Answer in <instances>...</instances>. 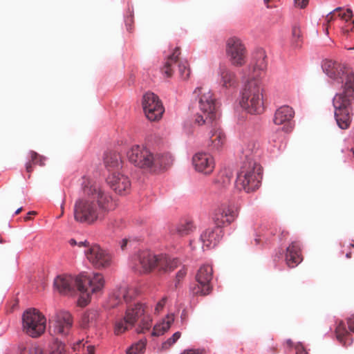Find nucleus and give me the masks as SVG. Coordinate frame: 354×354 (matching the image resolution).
<instances>
[{
    "mask_svg": "<svg viewBox=\"0 0 354 354\" xmlns=\"http://www.w3.org/2000/svg\"><path fill=\"white\" fill-rule=\"evenodd\" d=\"M342 83V89L334 96L333 104L338 127L346 129L351 122V105L354 102V71L348 69Z\"/></svg>",
    "mask_w": 354,
    "mask_h": 354,
    "instance_id": "20e7f679",
    "label": "nucleus"
},
{
    "mask_svg": "<svg viewBox=\"0 0 354 354\" xmlns=\"http://www.w3.org/2000/svg\"><path fill=\"white\" fill-rule=\"evenodd\" d=\"M236 214L234 207L227 204H223L215 209L212 214V221L215 227L221 229L231 224L236 218Z\"/></svg>",
    "mask_w": 354,
    "mask_h": 354,
    "instance_id": "dca6fc26",
    "label": "nucleus"
},
{
    "mask_svg": "<svg viewBox=\"0 0 354 354\" xmlns=\"http://www.w3.org/2000/svg\"><path fill=\"white\" fill-rule=\"evenodd\" d=\"M192 164L196 171L204 175H210L215 168L214 157L206 152L196 153L192 158Z\"/></svg>",
    "mask_w": 354,
    "mask_h": 354,
    "instance_id": "f3484780",
    "label": "nucleus"
},
{
    "mask_svg": "<svg viewBox=\"0 0 354 354\" xmlns=\"http://www.w3.org/2000/svg\"><path fill=\"white\" fill-rule=\"evenodd\" d=\"M35 214H36V212L34 211L29 212L28 213V215L26 217H24V220L26 221H29L30 219V215H35Z\"/></svg>",
    "mask_w": 354,
    "mask_h": 354,
    "instance_id": "6e6d98bb",
    "label": "nucleus"
},
{
    "mask_svg": "<svg viewBox=\"0 0 354 354\" xmlns=\"http://www.w3.org/2000/svg\"><path fill=\"white\" fill-rule=\"evenodd\" d=\"M105 283L101 273H93L91 276L80 274L78 276L60 275L54 281V286L62 295H73L77 291L80 294L78 305L86 306L91 301V295L102 292Z\"/></svg>",
    "mask_w": 354,
    "mask_h": 354,
    "instance_id": "f03ea898",
    "label": "nucleus"
},
{
    "mask_svg": "<svg viewBox=\"0 0 354 354\" xmlns=\"http://www.w3.org/2000/svg\"><path fill=\"white\" fill-rule=\"evenodd\" d=\"M303 260L299 241H292L286 249V261L289 268H295Z\"/></svg>",
    "mask_w": 354,
    "mask_h": 354,
    "instance_id": "5701e85b",
    "label": "nucleus"
},
{
    "mask_svg": "<svg viewBox=\"0 0 354 354\" xmlns=\"http://www.w3.org/2000/svg\"><path fill=\"white\" fill-rule=\"evenodd\" d=\"M348 49L349 50H353V49H354V46L353 48H349Z\"/></svg>",
    "mask_w": 354,
    "mask_h": 354,
    "instance_id": "69168bd1",
    "label": "nucleus"
},
{
    "mask_svg": "<svg viewBox=\"0 0 354 354\" xmlns=\"http://www.w3.org/2000/svg\"><path fill=\"white\" fill-rule=\"evenodd\" d=\"M167 298L166 297H165L160 301H158V303L157 304V305L155 308L156 313H159L163 309V308L167 302Z\"/></svg>",
    "mask_w": 354,
    "mask_h": 354,
    "instance_id": "c03bdc74",
    "label": "nucleus"
},
{
    "mask_svg": "<svg viewBox=\"0 0 354 354\" xmlns=\"http://www.w3.org/2000/svg\"><path fill=\"white\" fill-rule=\"evenodd\" d=\"M46 323L45 316L35 308L28 309L23 314V331L31 337L41 336L45 332Z\"/></svg>",
    "mask_w": 354,
    "mask_h": 354,
    "instance_id": "1a4fd4ad",
    "label": "nucleus"
},
{
    "mask_svg": "<svg viewBox=\"0 0 354 354\" xmlns=\"http://www.w3.org/2000/svg\"><path fill=\"white\" fill-rule=\"evenodd\" d=\"M29 154L32 164L38 165L41 167L45 165L46 158L44 156L38 154L37 152L34 151H30Z\"/></svg>",
    "mask_w": 354,
    "mask_h": 354,
    "instance_id": "a19ab883",
    "label": "nucleus"
},
{
    "mask_svg": "<svg viewBox=\"0 0 354 354\" xmlns=\"http://www.w3.org/2000/svg\"><path fill=\"white\" fill-rule=\"evenodd\" d=\"M288 234V232L285 230H282L281 232V239H285Z\"/></svg>",
    "mask_w": 354,
    "mask_h": 354,
    "instance_id": "4d7b16f0",
    "label": "nucleus"
},
{
    "mask_svg": "<svg viewBox=\"0 0 354 354\" xmlns=\"http://www.w3.org/2000/svg\"><path fill=\"white\" fill-rule=\"evenodd\" d=\"M194 94L198 96V106L200 112L195 118V122L199 125L207 124L212 128L211 130L210 141L212 149L218 150L225 142V136L218 127V104L212 92L207 88L198 87L195 89Z\"/></svg>",
    "mask_w": 354,
    "mask_h": 354,
    "instance_id": "7ed1b4c3",
    "label": "nucleus"
},
{
    "mask_svg": "<svg viewBox=\"0 0 354 354\" xmlns=\"http://www.w3.org/2000/svg\"><path fill=\"white\" fill-rule=\"evenodd\" d=\"M145 313V305L138 303L134 305L129 306L126 310L125 315L126 318L129 319L128 322L134 325L137 321L141 319L142 316L144 315Z\"/></svg>",
    "mask_w": 354,
    "mask_h": 354,
    "instance_id": "bb28decb",
    "label": "nucleus"
},
{
    "mask_svg": "<svg viewBox=\"0 0 354 354\" xmlns=\"http://www.w3.org/2000/svg\"><path fill=\"white\" fill-rule=\"evenodd\" d=\"M297 354H308L301 345H297L295 347Z\"/></svg>",
    "mask_w": 354,
    "mask_h": 354,
    "instance_id": "864d4df0",
    "label": "nucleus"
},
{
    "mask_svg": "<svg viewBox=\"0 0 354 354\" xmlns=\"http://www.w3.org/2000/svg\"><path fill=\"white\" fill-rule=\"evenodd\" d=\"M104 164L110 174L112 172H119L118 170L122 167L121 157L120 154L115 151L105 153Z\"/></svg>",
    "mask_w": 354,
    "mask_h": 354,
    "instance_id": "b1692460",
    "label": "nucleus"
},
{
    "mask_svg": "<svg viewBox=\"0 0 354 354\" xmlns=\"http://www.w3.org/2000/svg\"><path fill=\"white\" fill-rule=\"evenodd\" d=\"M352 11L350 9L344 10L342 8H337L333 11L330 12L326 16L327 23L335 20L336 18L339 17L341 19L348 21L352 18Z\"/></svg>",
    "mask_w": 354,
    "mask_h": 354,
    "instance_id": "c85d7f7f",
    "label": "nucleus"
},
{
    "mask_svg": "<svg viewBox=\"0 0 354 354\" xmlns=\"http://www.w3.org/2000/svg\"><path fill=\"white\" fill-rule=\"evenodd\" d=\"M195 227L190 221H183L180 222L176 227L171 230V234H177L179 236H184L189 234L194 231Z\"/></svg>",
    "mask_w": 354,
    "mask_h": 354,
    "instance_id": "c756f323",
    "label": "nucleus"
},
{
    "mask_svg": "<svg viewBox=\"0 0 354 354\" xmlns=\"http://www.w3.org/2000/svg\"><path fill=\"white\" fill-rule=\"evenodd\" d=\"M218 74L221 77L220 84L226 88L234 86L236 84V75L228 67L225 65L219 66Z\"/></svg>",
    "mask_w": 354,
    "mask_h": 354,
    "instance_id": "393cba45",
    "label": "nucleus"
},
{
    "mask_svg": "<svg viewBox=\"0 0 354 354\" xmlns=\"http://www.w3.org/2000/svg\"><path fill=\"white\" fill-rule=\"evenodd\" d=\"M140 321V325L139 326L140 329H138V333H144L145 330H147L150 328L151 326V319L149 316L144 314L143 316H142Z\"/></svg>",
    "mask_w": 354,
    "mask_h": 354,
    "instance_id": "ea45409f",
    "label": "nucleus"
},
{
    "mask_svg": "<svg viewBox=\"0 0 354 354\" xmlns=\"http://www.w3.org/2000/svg\"><path fill=\"white\" fill-rule=\"evenodd\" d=\"M86 259L97 269H104L112 263L111 254L97 244H93L84 252Z\"/></svg>",
    "mask_w": 354,
    "mask_h": 354,
    "instance_id": "2eb2a0df",
    "label": "nucleus"
},
{
    "mask_svg": "<svg viewBox=\"0 0 354 354\" xmlns=\"http://www.w3.org/2000/svg\"><path fill=\"white\" fill-rule=\"evenodd\" d=\"M82 180V190L86 197L76 201L74 218L80 223L93 224L102 221L113 207L112 197L92 179L84 177Z\"/></svg>",
    "mask_w": 354,
    "mask_h": 354,
    "instance_id": "f257e3e1",
    "label": "nucleus"
},
{
    "mask_svg": "<svg viewBox=\"0 0 354 354\" xmlns=\"http://www.w3.org/2000/svg\"><path fill=\"white\" fill-rule=\"evenodd\" d=\"M354 28V21H353V26L351 28V30H353V28Z\"/></svg>",
    "mask_w": 354,
    "mask_h": 354,
    "instance_id": "0e129e2a",
    "label": "nucleus"
},
{
    "mask_svg": "<svg viewBox=\"0 0 354 354\" xmlns=\"http://www.w3.org/2000/svg\"><path fill=\"white\" fill-rule=\"evenodd\" d=\"M187 274V269L185 268H181L176 274V281L177 282H180L182 279H183Z\"/></svg>",
    "mask_w": 354,
    "mask_h": 354,
    "instance_id": "a18cd8bd",
    "label": "nucleus"
},
{
    "mask_svg": "<svg viewBox=\"0 0 354 354\" xmlns=\"http://www.w3.org/2000/svg\"><path fill=\"white\" fill-rule=\"evenodd\" d=\"M111 188L119 194H127L131 189V182L127 176L120 172H112L106 178Z\"/></svg>",
    "mask_w": 354,
    "mask_h": 354,
    "instance_id": "a211bd4d",
    "label": "nucleus"
},
{
    "mask_svg": "<svg viewBox=\"0 0 354 354\" xmlns=\"http://www.w3.org/2000/svg\"><path fill=\"white\" fill-rule=\"evenodd\" d=\"M223 236V230L218 227H209L201 235V240L207 248L216 246Z\"/></svg>",
    "mask_w": 354,
    "mask_h": 354,
    "instance_id": "4be33fe9",
    "label": "nucleus"
},
{
    "mask_svg": "<svg viewBox=\"0 0 354 354\" xmlns=\"http://www.w3.org/2000/svg\"><path fill=\"white\" fill-rule=\"evenodd\" d=\"M146 341L141 339L127 350V354H140L145 348Z\"/></svg>",
    "mask_w": 354,
    "mask_h": 354,
    "instance_id": "e433bc0d",
    "label": "nucleus"
},
{
    "mask_svg": "<svg viewBox=\"0 0 354 354\" xmlns=\"http://www.w3.org/2000/svg\"><path fill=\"white\" fill-rule=\"evenodd\" d=\"M240 105L250 114L263 112V89L259 80H250L245 83L241 93Z\"/></svg>",
    "mask_w": 354,
    "mask_h": 354,
    "instance_id": "0eeeda50",
    "label": "nucleus"
},
{
    "mask_svg": "<svg viewBox=\"0 0 354 354\" xmlns=\"http://www.w3.org/2000/svg\"><path fill=\"white\" fill-rule=\"evenodd\" d=\"M279 0H263L265 5L268 8H274L277 6V3Z\"/></svg>",
    "mask_w": 354,
    "mask_h": 354,
    "instance_id": "de8ad7c7",
    "label": "nucleus"
},
{
    "mask_svg": "<svg viewBox=\"0 0 354 354\" xmlns=\"http://www.w3.org/2000/svg\"><path fill=\"white\" fill-rule=\"evenodd\" d=\"M308 3V0H295V4L300 8H305Z\"/></svg>",
    "mask_w": 354,
    "mask_h": 354,
    "instance_id": "09e8293b",
    "label": "nucleus"
},
{
    "mask_svg": "<svg viewBox=\"0 0 354 354\" xmlns=\"http://www.w3.org/2000/svg\"><path fill=\"white\" fill-rule=\"evenodd\" d=\"M129 160L135 166L153 171L170 166L173 158L169 153H152L144 146L134 145L127 152Z\"/></svg>",
    "mask_w": 354,
    "mask_h": 354,
    "instance_id": "39448f33",
    "label": "nucleus"
},
{
    "mask_svg": "<svg viewBox=\"0 0 354 354\" xmlns=\"http://www.w3.org/2000/svg\"><path fill=\"white\" fill-rule=\"evenodd\" d=\"M294 115L295 111L292 108L289 106H282L275 111L273 122L277 125L283 124V130L288 132L292 129L291 120Z\"/></svg>",
    "mask_w": 354,
    "mask_h": 354,
    "instance_id": "6ab92c4d",
    "label": "nucleus"
},
{
    "mask_svg": "<svg viewBox=\"0 0 354 354\" xmlns=\"http://www.w3.org/2000/svg\"><path fill=\"white\" fill-rule=\"evenodd\" d=\"M258 150L259 146L254 142H250L245 145L243 149V153L247 160L245 163H248V162H256L253 159L252 155L257 153Z\"/></svg>",
    "mask_w": 354,
    "mask_h": 354,
    "instance_id": "473e14b6",
    "label": "nucleus"
},
{
    "mask_svg": "<svg viewBox=\"0 0 354 354\" xmlns=\"http://www.w3.org/2000/svg\"><path fill=\"white\" fill-rule=\"evenodd\" d=\"M261 168L257 162L244 163L237 174L235 186L239 190L247 193L252 192L259 189L261 184Z\"/></svg>",
    "mask_w": 354,
    "mask_h": 354,
    "instance_id": "6e6552de",
    "label": "nucleus"
},
{
    "mask_svg": "<svg viewBox=\"0 0 354 354\" xmlns=\"http://www.w3.org/2000/svg\"><path fill=\"white\" fill-rule=\"evenodd\" d=\"M213 269L209 265H203L198 270L196 275L197 283L192 288L194 295L205 296L212 290V279Z\"/></svg>",
    "mask_w": 354,
    "mask_h": 354,
    "instance_id": "4468645a",
    "label": "nucleus"
},
{
    "mask_svg": "<svg viewBox=\"0 0 354 354\" xmlns=\"http://www.w3.org/2000/svg\"><path fill=\"white\" fill-rule=\"evenodd\" d=\"M266 58L267 56L263 50L260 49L255 52L251 64L252 78L250 80H258L257 78L261 77L266 70Z\"/></svg>",
    "mask_w": 354,
    "mask_h": 354,
    "instance_id": "412c9836",
    "label": "nucleus"
},
{
    "mask_svg": "<svg viewBox=\"0 0 354 354\" xmlns=\"http://www.w3.org/2000/svg\"><path fill=\"white\" fill-rule=\"evenodd\" d=\"M50 328L52 333L61 337L70 335L73 325V319L71 313L65 310L56 312L50 318Z\"/></svg>",
    "mask_w": 354,
    "mask_h": 354,
    "instance_id": "9b49d317",
    "label": "nucleus"
},
{
    "mask_svg": "<svg viewBox=\"0 0 354 354\" xmlns=\"http://www.w3.org/2000/svg\"><path fill=\"white\" fill-rule=\"evenodd\" d=\"M70 244H71V245H77V243L76 241H75V240H74V239H71V240H70Z\"/></svg>",
    "mask_w": 354,
    "mask_h": 354,
    "instance_id": "13d9d810",
    "label": "nucleus"
},
{
    "mask_svg": "<svg viewBox=\"0 0 354 354\" xmlns=\"http://www.w3.org/2000/svg\"><path fill=\"white\" fill-rule=\"evenodd\" d=\"M174 321L173 315H168L162 322L156 324L153 329L152 335L160 336L164 334L170 328L171 324Z\"/></svg>",
    "mask_w": 354,
    "mask_h": 354,
    "instance_id": "7c9ffc66",
    "label": "nucleus"
},
{
    "mask_svg": "<svg viewBox=\"0 0 354 354\" xmlns=\"http://www.w3.org/2000/svg\"><path fill=\"white\" fill-rule=\"evenodd\" d=\"M346 256L347 258H351V252L347 253Z\"/></svg>",
    "mask_w": 354,
    "mask_h": 354,
    "instance_id": "e2e57ef3",
    "label": "nucleus"
},
{
    "mask_svg": "<svg viewBox=\"0 0 354 354\" xmlns=\"http://www.w3.org/2000/svg\"><path fill=\"white\" fill-rule=\"evenodd\" d=\"M77 245L80 246V247L85 246V247H87L88 248H89V247L91 246L92 245H90L88 241H80V242H79L77 243Z\"/></svg>",
    "mask_w": 354,
    "mask_h": 354,
    "instance_id": "5fc2aeb1",
    "label": "nucleus"
},
{
    "mask_svg": "<svg viewBox=\"0 0 354 354\" xmlns=\"http://www.w3.org/2000/svg\"><path fill=\"white\" fill-rule=\"evenodd\" d=\"M28 354H44V351L40 347L32 346L28 349Z\"/></svg>",
    "mask_w": 354,
    "mask_h": 354,
    "instance_id": "49530a36",
    "label": "nucleus"
},
{
    "mask_svg": "<svg viewBox=\"0 0 354 354\" xmlns=\"http://www.w3.org/2000/svg\"><path fill=\"white\" fill-rule=\"evenodd\" d=\"M205 351L203 349H190L185 351L182 354H204Z\"/></svg>",
    "mask_w": 354,
    "mask_h": 354,
    "instance_id": "3c124183",
    "label": "nucleus"
},
{
    "mask_svg": "<svg viewBox=\"0 0 354 354\" xmlns=\"http://www.w3.org/2000/svg\"><path fill=\"white\" fill-rule=\"evenodd\" d=\"M335 334L337 339L344 346L350 345L352 343V339L343 321L337 323L335 328Z\"/></svg>",
    "mask_w": 354,
    "mask_h": 354,
    "instance_id": "cd10ccee",
    "label": "nucleus"
},
{
    "mask_svg": "<svg viewBox=\"0 0 354 354\" xmlns=\"http://www.w3.org/2000/svg\"><path fill=\"white\" fill-rule=\"evenodd\" d=\"M142 105L149 120L155 122L162 118L165 109L158 96L153 93H147L143 95Z\"/></svg>",
    "mask_w": 354,
    "mask_h": 354,
    "instance_id": "ddd939ff",
    "label": "nucleus"
},
{
    "mask_svg": "<svg viewBox=\"0 0 354 354\" xmlns=\"http://www.w3.org/2000/svg\"><path fill=\"white\" fill-rule=\"evenodd\" d=\"M322 68L326 74L337 82H343L347 68L345 66L332 60L324 61Z\"/></svg>",
    "mask_w": 354,
    "mask_h": 354,
    "instance_id": "aec40b11",
    "label": "nucleus"
},
{
    "mask_svg": "<svg viewBox=\"0 0 354 354\" xmlns=\"http://www.w3.org/2000/svg\"><path fill=\"white\" fill-rule=\"evenodd\" d=\"M180 335L181 334L180 332L175 333L171 337L169 338L166 342H165L162 344V348L164 350L168 349L180 338Z\"/></svg>",
    "mask_w": 354,
    "mask_h": 354,
    "instance_id": "79ce46f5",
    "label": "nucleus"
},
{
    "mask_svg": "<svg viewBox=\"0 0 354 354\" xmlns=\"http://www.w3.org/2000/svg\"><path fill=\"white\" fill-rule=\"evenodd\" d=\"M180 49L176 47L171 55L167 57L166 62L162 68V72L167 77H171L174 73V68L178 66L179 76L182 80H187L190 75V68L186 60L179 59Z\"/></svg>",
    "mask_w": 354,
    "mask_h": 354,
    "instance_id": "f8f14e48",
    "label": "nucleus"
},
{
    "mask_svg": "<svg viewBox=\"0 0 354 354\" xmlns=\"http://www.w3.org/2000/svg\"><path fill=\"white\" fill-rule=\"evenodd\" d=\"M98 316V313L95 310H89L82 316V325L86 327L89 324L93 323Z\"/></svg>",
    "mask_w": 354,
    "mask_h": 354,
    "instance_id": "f704fd0d",
    "label": "nucleus"
},
{
    "mask_svg": "<svg viewBox=\"0 0 354 354\" xmlns=\"http://www.w3.org/2000/svg\"><path fill=\"white\" fill-rule=\"evenodd\" d=\"M134 295V290L128 288L126 286L120 287L117 291L113 293L110 297V300H113L112 307H114L118 304L120 303L122 300L126 302L130 301Z\"/></svg>",
    "mask_w": 354,
    "mask_h": 354,
    "instance_id": "a878e982",
    "label": "nucleus"
},
{
    "mask_svg": "<svg viewBox=\"0 0 354 354\" xmlns=\"http://www.w3.org/2000/svg\"><path fill=\"white\" fill-rule=\"evenodd\" d=\"M347 324L350 331L354 333V315H351L347 320Z\"/></svg>",
    "mask_w": 354,
    "mask_h": 354,
    "instance_id": "8fccbe9b",
    "label": "nucleus"
},
{
    "mask_svg": "<svg viewBox=\"0 0 354 354\" xmlns=\"http://www.w3.org/2000/svg\"><path fill=\"white\" fill-rule=\"evenodd\" d=\"M32 162H31V159L30 160V161L28 162H27L26 164V172L28 174V178H30V174L33 171V167H32Z\"/></svg>",
    "mask_w": 354,
    "mask_h": 354,
    "instance_id": "603ef678",
    "label": "nucleus"
},
{
    "mask_svg": "<svg viewBox=\"0 0 354 354\" xmlns=\"http://www.w3.org/2000/svg\"><path fill=\"white\" fill-rule=\"evenodd\" d=\"M286 344H287L288 346H291L292 345V340H290V339H288V340L286 341Z\"/></svg>",
    "mask_w": 354,
    "mask_h": 354,
    "instance_id": "bf43d9fd",
    "label": "nucleus"
},
{
    "mask_svg": "<svg viewBox=\"0 0 354 354\" xmlns=\"http://www.w3.org/2000/svg\"><path fill=\"white\" fill-rule=\"evenodd\" d=\"M133 242V240L129 239V238H124L122 239L120 242H119V245H120V249L122 250H125L128 245H131V243Z\"/></svg>",
    "mask_w": 354,
    "mask_h": 354,
    "instance_id": "37998d69",
    "label": "nucleus"
},
{
    "mask_svg": "<svg viewBox=\"0 0 354 354\" xmlns=\"http://www.w3.org/2000/svg\"><path fill=\"white\" fill-rule=\"evenodd\" d=\"M21 211H22V207L17 209V211L15 212V214H19Z\"/></svg>",
    "mask_w": 354,
    "mask_h": 354,
    "instance_id": "052dcab7",
    "label": "nucleus"
},
{
    "mask_svg": "<svg viewBox=\"0 0 354 354\" xmlns=\"http://www.w3.org/2000/svg\"><path fill=\"white\" fill-rule=\"evenodd\" d=\"M231 176L227 173H221L217 177L215 183L221 188L227 187L231 183Z\"/></svg>",
    "mask_w": 354,
    "mask_h": 354,
    "instance_id": "4c0bfd02",
    "label": "nucleus"
},
{
    "mask_svg": "<svg viewBox=\"0 0 354 354\" xmlns=\"http://www.w3.org/2000/svg\"><path fill=\"white\" fill-rule=\"evenodd\" d=\"M75 354H94L95 349L92 345L85 346L84 340L79 341L73 346Z\"/></svg>",
    "mask_w": 354,
    "mask_h": 354,
    "instance_id": "72a5a7b5",
    "label": "nucleus"
},
{
    "mask_svg": "<svg viewBox=\"0 0 354 354\" xmlns=\"http://www.w3.org/2000/svg\"><path fill=\"white\" fill-rule=\"evenodd\" d=\"M226 55L232 65L241 67L247 61V50L242 40L237 37H231L226 41Z\"/></svg>",
    "mask_w": 354,
    "mask_h": 354,
    "instance_id": "9d476101",
    "label": "nucleus"
},
{
    "mask_svg": "<svg viewBox=\"0 0 354 354\" xmlns=\"http://www.w3.org/2000/svg\"><path fill=\"white\" fill-rule=\"evenodd\" d=\"M254 241H255V244H257H257H259V243H260L261 240H260V239H259V238H256V239H254Z\"/></svg>",
    "mask_w": 354,
    "mask_h": 354,
    "instance_id": "680f3d73",
    "label": "nucleus"
},
{
    "mask_svg": "<svg viewBox=\"0 0 354 354\" xmlns=\"http://www.w3.org/2000/svg\"><path fill=\"white\" fill-rule=\"evenodd\" d=\"M179 264L178 259H171L163 254L157 255L148 251H142L137 255L134 269L140 274L151 272L155 268L160 272H168L173 271Z\"/></svg>",
    "mask_w": 354,
    "mask_h": 354,
    "instance_id": "423d86ee",
    "label": "nucleus"
},
{
    "mask_svg": "<svg viewBox=\"0 0 354 354\" xmlns=\"http://www.w3.org/2000/svg\"><path fill=\"white\" fill-rule=\"evenodd\" d=\"M50 354H66L64 344L57 338L55 339L50 346Z\"/></svg>",
    "mask_w": 354,
    "mask_h": 354,
    "instance_id": "c9c22d12",
    "label": "nucleus"
},
{
    "mask_svg": "<svg viewBox=\"0 0 354 354\" xmlns=\"http://www.w3.org/2000/svg\"><path fill=\"white\" fill-rule=\"evenodd\" d=\"M292 43L295 47L300 46L302 34L301 28L297 25H294L292 28Z\"/></svg>",
    "mask_w": 354,
    "mask_h": 354,
    "instance_id": "58836bf2",
    "label": "nucleus"
},
{
    "mask_svg": "<svg viewBox=\"0 0 354 354\" xmlns=\"http://www.w3.org/2000/svg\"><path fill=\"white\" fill-rule=\"evenodd\" d=\"M128 319L125 315L115 321L114 331L116 335H120L133 327V324L128 322Z\"/></svg>",
    "mask_w": 354,
    "mask_h": 354,
    "instance_id": "2f4dec72",
    "label": "nucleus"
}]
</instances>
